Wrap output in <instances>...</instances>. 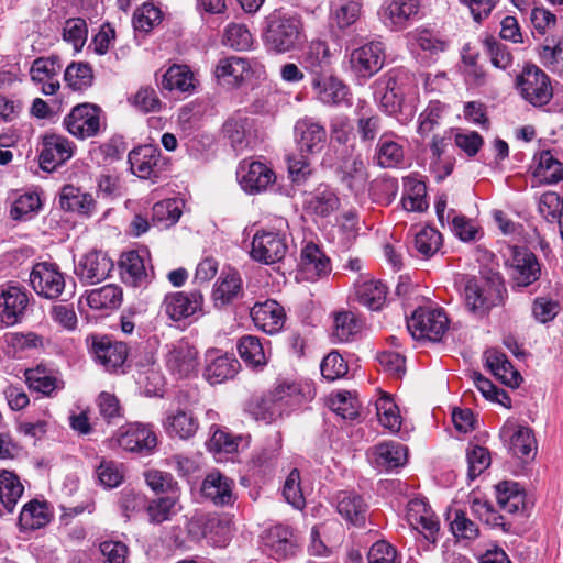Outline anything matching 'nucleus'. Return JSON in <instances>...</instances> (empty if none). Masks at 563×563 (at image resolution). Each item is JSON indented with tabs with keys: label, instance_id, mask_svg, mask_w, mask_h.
Here are the masks:
<instances>
[{
	"label": "nucleus",
	"instance_id": "1",
	"mask_svg": "<svg viewBox=\"0 0 563 563\" xmlns=\"http://www.w3.org/2000/svg\"><path fill=\"white\" fill-rule=\"evenodd\" d=\"M301 35V21L296 14L276 10L266 19L264 42L276 53H286L295 48Z\"/></svg>",
	"mask_w": 563,
	"mask_h": 563
},
{
	"label": "nucleus",
	"instance_id": "2",
	"mask_svg": "<svg viewBox=\"0 0 563 563\" xmlns=\"http://www.w3.org/2000/svg\"><path fill=\"white\" fill-rule=\"evenodd\" d=\"M505 292L506 288L498 275H494L482 282L472 278L465 284L464 300L471 312L483 317L487 314L493 307L503 303Z\"/></svg>",
	"mask_w": 563,
	"mask_h": 563
},
{
	"label": "nucleus",
	"instance_id": "3",
	"mask_svg": "<svg viewBox=\"0 0 563 563\" xmlns=\"http://www.w3.org/2000/svg\"><path fill=\"white\" fill-rule=\"evenodd\" d=\"M521 97L534 107L548 104L553 97L549 76L539 67L527 66L517 78Z\"/></svg>",
	"mask_w": 563,
	"mask_h": 563
},
{
	"label": "nucleus",
	"instance_id": "4",
	"mask_svg": "<svg viewBox=\"0 0 563 563\" xmlns=\"http://www.w3.org/2000/svg\"><path fill=\"white\" fill-rule=\"evenodd\" d=\"M101 113L102 110L97 104L80 103L64 118L63 124L73 136L86 140L99 134L102 125Z\"/></svg>",
	"mask_w": 563,
	"mask_h": 563
},
{
	"label": "nucleus",
	"instance_id": "5",
	"mask_svg": "<svg viewBox=\"0 0 563 563\" xmlns=\"http://www.w3.org/2000/svg\"><path fill=\"white\" fill-rule=\"evenodd\" d=\"M449 327L445 313L440 309L419 308L407 321V330L415 339L440 341Z\"/></svg>",
	"mask_w": 563,
	"mask_h": 563
},
{
	"label": "nucleus",
	"instance_id": "6",
	"mask_svg": "<svg viewBox=\"0 0 563 563\" xmlns=\"http://www.w3.org/2000/svg\"><path fill=\"white\" fill-rule=\"evenodd\" d=\"M221 135L235 153H242L255 141L254 119L238 110L223 122Z\"/></svg>",
	"mask_w": 563,
	"mask_h": 563
},
{
	"label": "nucleus",
	"instance_id": "7",
	"mask_svg": "<svg viewBox=\"0 0 563 563\" xmlns=\"http://www.w3.org/2000/svg\"><path fill=\"white\" fill-rule=\"evenodd\" d=\"M165 365L176 378H189L198 371V351L189 342L180 340L166 346Z\"/></svg>",
	"mask_w": 563,
	"mask_h": 563
},
{
	"label": "nucleus",
	"instance_id": "8",
	"mask_svg": "<svg viewBox=\"0 0 563 563\" xmlns=\"http://www.w3.org/2000/svg\"><path fill=\"white\" fill-rule=\"evenodd\" d=\"M30 284L41 297L55 299L65 288V278L56 264L40 262L30 273Z\"/></svg>",
	"mask_w": 563,
	"mask_h": 563
},
{
	"label": "nucleus",
	"instance_id": "9",
	"mask_svg": "<svg viewBox=\"0 0 563 563\" xmlns=\"http://www.w3.org/2000/svg\"><path fill=\"white\" fill-rule=\"evenodd\" d=\"M288 251L286 236L279 232H257L252 240L250 255L260 263L269 265L282 261Z\"/></svg>",
	"mask_w": 563,
	"mask_h": 563
},
{
	"label": "nucleus",
	"instance_id": "10",
	"mask_svg": "<svg viewBox=\"0 0 563 563\" xmlns=\"http://www.w3.org/2000/svg\"><path fill=\"white\" fill-rule=\"evenodd\" d=\"M203 296L199 290L167 294L161 311L173 321H181L202 310Z\"/></svg>",
	"mask_w": 563,
	"mask_h": 563
},
{
	"label": "nucleus",
	"instance_id": "11",
	"mask_svg": "<svg viewBox=\"0 0 563 563\" xmlns=\"http://www.w3.org/2000/svg\"><path fill=\"white\" fill-rule=\"evenodd\" d=\"M113 261L101 251H92L84 255L75 265V275L82 284L95 285L110 276Z\"/></svg>",
	"mask_w": 563,
	"mask_h": 563
},
{
	"label": "nucleus",
	"instance_id": "12",
	"mask_svg": "<svg viewBox=\"0 0 563 563\" xmlns=\"http://www.w3.org/2000/svg\"><path fill=\"white\" fill-rule=\"evenodd\" d=\"M205 363L203 377L211 385L233 379L241 367L234 355L218 350H209Z\"/></svg>",
	"mask_w": 563,
	"mask_h": 563
},
{
	"label": "nucleus",
	"instance_id": "13",
	"mask_svg": "<svg viewBox=\"0 0 563 563\" xmlns=\"http://www.w3.org/2000/svg\"><path fill=\"white\" fill-rule=\"evenodd\" d=\"M75 145L67 137L51 134L45 135L40 150V166L43 170L53 172L58 166L70 159Z\"/></svg>",
	"mask_w": 563,
	"mask_h": 563
},
{
	"label": "nucleus",
	"instance_id": "14",
	"mask_svg": "<svg viewBox=\"0 0 563 563\" xmlns=\"http://www.w3.org/2000/svg\"><path fill=\"white\" fill-rule=\"evenodd\" d=\"M312 90L316 99L324 106H350V87L334 76L318 75L312 77Z\"/></svg>",
	"mask_w": 563,
	"mask_h": 563
},
{
	"label": "nucleus",
	"instance_id": "15",
	"mask_svg": "<svg viewBox=\"0 0 563 563\" xmlns=\"http://www.w3.org/2000/svg\"><path fill=\"white\" fill-rule=\"evenodd\" d=\"M90 352L95 360L107 371L122 367L128 357V346L123 342L111 341L108 336L92 335Z\"/></svg>",
	"mask_w": 563,
	"mask_h": 563
},
{
	"label": "nucleus",
	"instance_id": "16",
	"mask_svg": "<svg viewBox=\"0 0 563 563\" xmlns=\"http://www.w3.org/2000/svg\"><path fill=\"white\" fill-rule=\"evenodd\" d=\"M418 12V0H390L383 3L378 15L385 26L393 31H400L408 25Z\"/></svg>",
	"mask_w": 563,
	"mask_h": 563
},
{
	"label": "nucleus",
	"instance_id": "17",
	"mask_svg": "<svg viewBox=\"0 0 563 563\" xmlns=\"http://www.w3.org/2000/svg\"><path fill=\"white\" fill-rule=\"evenodd\" d=\"M241 187L249 194H258L268 189L275 180V173L264 163H243L238 172Z\"/></svg>",
	"mask_w": 563,
	"mask_h": 563
},
{
	"label": "nucleus",
	"instance_id": "18",
	"mask_svg": "<svg viewBox=\"0 0 563 563\" xmlns=\"http://www.w3.org/2000/svg\"><path fill=\"white\" fill-rule=\"evenodd\" d=\"M254 325L268 334L278 333L285 323L284 308L275 300L256 302L250 311Z\"/></svg>",
	"mask_w": 563,
	"mask_h": 563
},
{
	"label": "nucleus",
	"instance_id": "19",
	"mask_svg": "<svg viewBox=\"0 0 563 563\" xmlns=\"http://www.w3.org/2000/svg\"><path fill=\"white\" fill-rule=\"evenodd\" d=\"M512 278L518 287H527L541 276V265L537 256L525 247H515L512 252Z\"/></svg>",
	"mask_w": 563,
	"mask_h": 563
},
{
	"label": "nucleus",
	"instance_id": "20",
	"mask_svg": "<svg viewBox=\"0 0 563 563\" xmlns=\"http://www.w3.org/2000/svg\"><path fill=\"white\" fill-rule=\"evenodd\" d=\"M29 297L24 289L8 286L0 294V320L7 325H14L24 317Z\"/></svg>",
	"mask_w": 563,
	"mask_h": 563
},
{
	"label": "nucleus",
	"instance_id": "21",
	"mask_svg": "<svg viewBox=\"0 0 563 563\" xmlns=\"http://www.w3.org/2000/svg\"><path fill=\"white\" fill-rule=\"evenodd\" d=\"M384 65V47L380 42H371L354 49V75L366 80L378 73Z\"/></svg>",
	"mask_w": 563,
	"mask_h": 563
},
{
	"label": "nucleus",
	"instance_id": "22",
	"mask_svg": "<svg viewBox=\"0 0 563 563\" xmlns=\"http://www.w3.org/2000/svg\"><path fill=\"white\" fill-rule=\"evenodd\" d=\"M117 441L123 450L140 453H151L157 444L153 430L141 423L129 424Z\"/></svg>",
	"mask_w": 563,
	"mask_h": 563
},
{
	"label": "nucleus",
	"instance_id": "23",
	"mask_svg": "<svg viewBox=\"0 0 563 563\" xmlns=\"http://www.w3.org/2000/svg\"><path fill=\"white\" fill-rule=\"evenodd\" d=\"M366 456L377 467L394 470L406 464L408 449L399 442L386 441L369 448Z\"/></svg>",
	"mask_w": 563,
	"mask_h": 563
},
{
	"label": "nucleus",
	"instance_id": "24",
	"mask_svg": "<svg viewBox=\"0 0 563 563\" xmlns=\"http://www.w3.org/2000/svg\"><path fill=\"white\" fill-rule=\"evenodd\" d=\"M233 485V481L220 472H211L202 482L201 494L216 506H232L235 501Z\"/></svg>",
	"mask_w": 563,
	"mask_h": 563
},
{
	"label": "nucleus",
	"instance_id": "25",
	"mask_svg": "<svg viewBox=\"0 0 563 563\" xmlns=\"http://www.w3.org/2000/svg\"><path fill=\"white\" fill-rule=\"evenodd\" d=\"M244 296L243 282L239 272L229 269L222 272L214 284L212 300L217 308H223L242 299Z\"/></svg>",
	"mask_w": 563,
	"mask_h": 563
},
{
	"label": "nucleus",
	"instance_id": "26",
	"mask_svg": "<svg viewBox=\"0 0 563 563\" xmlns=\"http://www.w3.org/2000/svg\"><path fill=\"white\" fill-rule=\"evenodd\" d=\"M129 163L140 178L157 177L161 168V151L154 145H142L129 153Z\"/></svg>",
	"mask_w": 563,
	"mask_h": 563
},
{
	"label": "nucleus",
	"instance_id": "27",
	"mask_svg": "<svg viewBox=\"0 0 563 563\" xmlns=\"http://www.w3.org/2000/svg\"><path fill=\"white\" fill-rule=\"evenodd\" d=\"M354 296L357 301L372 311L379 310L386 301V287L379 280L361 273L354 282Z\"/></svg>",
	"mask_w": 563,
	"mask_h": 563
},
{
	"label": "nucleus",
	"instance_id": "28",
	"mask_svg": "<svg viewBox=\"0 0 563 563\" xmlns=\"http://www.w3.org/2000/svg\"><path fill=\"white\" fill-rule=\"evenodd\" d=\"M299 269L307 280H316L330 272V260L312 242L301 250Z\"/></svg>",
	"mask_w": 563,
	"mask_h": 563
},
{
	"label": "nucleus",
	"instance_id": "29",
	"mask_svg": "<svg viewBox=\"0 0 563 563\" xmlns=\"http://www.w3.org/2000/svg\"><path fill=\"white\" fill-rule=\"evenodd\" d=\"M407 521L409 526L426 537L433 536L439 530V521L423 499H412L407 505Z\"/></svg>",
	"mask_w": 563,
	"mask_h": 563
},
{
	"label": "nucleus",
	"instance_id": "30",
	"mask_svg": "<svg viewBox=\"0 0 563 563\" xmlns=\"http://www.w3.org/2000/svg\"><path fill=\"white\" fill-rule=\"evenodd\" d=\"M295 134L301 153L320 152L325 142L324 128L310 119H303L296 123Z\"/></svg>",
	"mask_w": 563,
	"mask_h": 563
},
{
	"label": "nucleus",
	"instance_id": "31",
	"mask_svg": "<svg viewBox=\"0 0 563 563\" xmlns=\"http://www.w3.org/2000/svg\"><path fill=\"white\" fill-rule=\"evenodd\" d=\"M250 70L249 59L241 56H228L219 59L214 68V75L223 84L235 87L245 79Z\"/></svg>",
	"mask_w": 563,
	"mask_h": 563
},
{
	"label": "nucleus",
	"instance_id": "32",
	"mask_svg": "<svg viewBox=\"0 0 563 563\" xmlns=\"http://www.w3.org/2000/svg\"><path fill=\"white\" fill-rule=\"evenodd\" d=\"M486 366L503 384L517 387L522 380L520 374L514 368L506 355L497 350L490 349L484 353Z\"/></svg>",
	"mask_w": 563,
	"mask_h": 563
},
{
	"label": "nucleus",
	"instance_id": "33",
	"mask_svg": "<svg viewBox=\"0 0 563 563\" xmlns=\"http://www.w3.org/2000/svg\"><path fill=\"white\" fill-rule=\"evenodd\" d=\"M163 427L168 435L187 440L196 433L198 421L185 410L168 411L163 420Z\"/></svg>",
	"mask_w": 563,
	"mask_h": 563
},
{
	"label": "nucleus",
	"instance_id": "34",
	"mask_svg": "<svg viewBox=\"0 0 563 563\" xmlns=\"http://www.w3.org/2000/svg\"><path fill=\"white\" fill-rule=\"evenodd\" d=\"M60 208L65 211L90 216L95 210V200L90 194L81 192L74 186H65L59 196Z\"/></svg>",
	"mask_w": 563,
	"mask_h": 563
},
{
	"label": "nucleus",
	"instance_id": "35",
	"mask_svg": "<svg viewBox=\"0 0 563 563\" xmlns=\"http://www.w3.org/2000/svg\"><path fill=\"white\" fill-rule=\"evenodd\" d=\"M266 544L271 549V554L276 560L285 559L295 553V541L291 530L283 525L274 526L268 530Z\"/></svg>",
	"mask_w": 563,
	"mask_h": 563
},
{
	"label": "nucleus",
	"instance_id": "36",
	"mask_svg": "<svg viewBox=\"0 0 563 563\" xmlns=\"http://www.w3.org/2000/svg\"><path fill=\"white\" fill-rule=\"evenodd\" d=\"M451 144L450 135H433L430 143L431 151V167L437 173V179L443 180L453 170V163L451 159L444 157L446 147Z\"/></svg>",
	"mask_w": 563,
	"mask_h": 563
},
{
	"label": "nucleus",
	"instance_id": "37",
	"mask_svg": "<svg viewBox=\"0 0 563 563\" xmlns=\"http://www.w3.org/2000/svg\"><path fill=\"white\" fill-rule=\"evenodd\" d=\"M509 450L515 456L523 461L533 459L537 453V441L533 431L528 427H517L509 435Z\"/></svg>",
	"mask_w": 563,
	"mask_h": 563
},
{
	"label": "nucleus",
	"instance_id": "38",
	"mask_svg": "<svg viewBox=\"0 0 563 563\" xmlns=\"http://www.w3.org/2000/svg\"><path fill=\"white\" fill-rule=\"evenodd\" d=\"M49 521V512L46 503L33 499L26 503L19 516L21 530H35L44 527Z\"/></svg>",
	"mask_w": 563,
	"mask_h": 563
},
{
	"label": "nucleus",
	"instance_id": "39",
	"mask_svg": "<svg viewBox=\"0 0 563 563\" xmlns=\"http://www.w3.org/2000/svg\"><path fill=\"white\" fill-rule=\"evenodd\" d=\"M86 300L91 309H115L122 301V290L119 286L109 284L87 291Z\"/></svg>",
	"mask_w": 563,
	"mask_h": 563
},
{
	"label": "nucleus",
	"instance_id": "40",
	"mask_svg": "<svg viewBox=\"0 0 563 563\" xmlns=\"http://www.w3.org/2000/svg\"><path fill=\"white\" fill-rule=\"evenodd\" d=\"M351 3L352 0L331 2L330 27L333 36L338 40L350 36L352 25Z\"/></svg>",
	"mask_w": 563,
	"mask_h": 563
},
{
	"label": "nucleus",
	"instance_id": "41",
	"mask_svg": "<svg viewBox=\"0 0 563 563\" xmlns=\"http://www.w3.org/2000/svg\"><path fill=\"white\" fill-rule=\"evenodd\" d=\"M24 487L16 474L11 471L0 472V501L8 512H12Z\"/></svg>",
	"mask_w": 563,
	"mask_h": 563
},
{
	"label": "nucleus",
	"instance_id": "42",
	"mask_svg": "<svg viewBox=\"0 0 563 563\" xmlns=\"http://www.w3.org/2000/svg\"><path fill=\"white\" fill-rule=\"evenodd\" d=\"M120 268L123 280L135 287L141 286L147 277L144 261L136 251L126 252L121 256Z\"/></svg>",
	"mask_w": 563,
	"mask_h": 563
},
{
	"label": "nucleus",
	"instance_id": "43",
	"mask_svg": "<svg viewBox=\"0 0 563 563\" xmlns=\"http://www.w3.org/2000/svg\"><path fill=\"white\" fill-rule=\"evenodd\" d=\"M376 415L379 423L390 433H396L400 430L402 418L395 401L387 395H383L375 402Z\"/></svg>",
	"mask_w": 563,
	"mask_h": 563
},
{
	"label": "nucleus",
	"instance_id": "44",
	"mask_svg": "<svg viewBox=\"0 0 563 563\" xmlns=\"http://www.w3.org/2000/svg\"><path fill=\"white\" fill-rule=\"evenodd\" d=\"M238 351L247 366L262 367L267 362L264 346L257 336H242L238 343Z\"/></svg>",
	"mask_w": 563,
	"mask_h": 563
},
{
	"label": "nucleus",
	"instance_id": "45",
	"mask_svg": "<svg viewBox=\"0 0 563 563\" xmlns=\"http://www.w3.org/2000/svg\"><path fill=\"white\" fill-rule=\"evenodd\" d=\"M161 87L165 90L189 91L194 88V76L187 66L173 65L163 75Z\"/></svg>",
	"mask_w": 563,
	"mask_h": 563
},
{
	"label": "nucleus",
	"instance_id": "46",
	"mask_svg": "<svg viewBox=\"0 0 563 563\" xmlns=\"http://www.w3.org/2000/svg\"><path fill=\"white\" fill-rule=\"evenodd\" d=\"M178 501L175 497L165 496L152 499L146 505L150 522L158 525L170 520L178 512Z\"/></svg>",
	"mask_w": 563,
	"mask_h": 563
},
{
	"label": "nucleus",
	"instance_id": "47",
	"mask_svg": "<svg viewBox=\"0 0 563 563\" xmlns=\"http://www.w3.org/2000/svg\"><path fill=\"white\" fill-rule=\"evenodd\" d=\"M125 150L121 139L113 137L102 144L92 146L89 151V155L91 161L96 164L107 165L120 159Z\"/></svg>",
	"mask_w": 563,
	"mask_h": 563
},
{
	"label": "nucleus",
	"instance_id": "48",
	"mask_svg": "<svg viewBox=\"0 0 563 563\" xmlns=\"http://www.w3.org/2000/svg\"><path fill=\"white\" fill-rule=\"evenodd\" d=\"M442 244L439 231L431 227H423L413 235V247L424 258L433 256Z\"/></svg>",
	"mask_w": 563,
	"mask_h": 563
},
{
	"label": "nucleus",
	"instance_id": "49",
	"mask_svg": "<svg viewBox=\"0 0 563 563\" xmlns=\"http://www.w3.org/2000/svg\"><path fill=\"white\" fill-rule=\"evenodd\" d=\"M534 175L545 184L563 180V164L555 159L550 151L541 152Z\"/></svg>",
	"mask_w": 563,
	"mask_h": 563
},
{
	"label": "nucleus",
	"instance_id": "50",
	"mask_svg": "<svg viewBox=\"0 0 563 563\" xmlns=\"http://www.w3.org/2000/svg\"><path fill=\"white\" fill-rule=\"evenodd\" d=\"M305 67L313 75H323V69L330 64L329 47L324 42L316 41L309 46L305 56Z\"/></svg>",
	"mask_w": 563,
	"mask_h": 563
},
{
	"label": "nucleus",
	"instance_id": "51",
	"mask_svg": "<svg viewBox=\"0 0 563 563\" xmlns=\"http://www.w3.org/2000/svg\"><path fill=\"white\" fill-rule=\"evenodd\" d=\"M206 539L214 547H225L231 538V520L218 516H209L206 522Z\"/></svg>",
	"mask_w": 563,
	"mask_h": 563
},
{
	"label": "nucleus",
	"instance_id": "52",
	"mask_svg": "<svg viewBox=\"0 0 563 563\" xmlns=\"http://www.w3.org/2000/svg\"><path fill=\"white\" fill-rule=\"evenodd\" d=\"M99 484L104 488H115L124 479L123 465L114 461L102 459L96 467Z\"/></svg>",
	"mask_w": 563,
	"mask_h": 563
},
{
	"label": "nucleus",
	"instance_id": "53",
	"mask_svg": "<svg viewBox=\"0 0 563 563\" xmlns=\"http://www.w3.org/2000/svg\"><path fill=\"white\" fill-rule=\"evenodd\" d=\"M64 79L74 90H84L92 85V69L86 63H71L65 69Z\"/></svg>",
	"mask_w": 563,
	"mask_h": 563
},
{
	"label": "nucleus",
	"instance_id": "54",
	"mask_svg": "<svg viewBox=\"0 0 563 563\" xmlns=\"http://www.w3.org/2000/svg\"><path fill=\"white\" fill-rule=\"evenodd\" d=\"M222 43L235 51H245L252 46L253 38L245 25L231 23L225 27Z\"/></svg>",
	"mask_w": 563,
	"mask_h": 563
},
{
	"label": "nucleus",
	"instance_id": "55",
	"mask_svg": "<svg viewBox=\"0 0 563 563\" xmlns=\"http://www.w3.org/2000/svg\"><path fill=\"white\" fill-rule=\"evenodd\" d=\"M25 378L30 389L45 396H51L54 390L60 388L59 382L40 367L27 369Z\"/></svg>",
	"mask_w": 563,
	"mask_h": 563
},
{
	"label": "nucleus",
	"instance_id": "56",
	"mask_svg": "<svg viewBox=\"0 0 563 563\" xmlns=\"http://www.w3.org/2000/svg\"><path fill=\"white\" fill-rule=\"evenodd\" d=\"M466 460L468 464V477L475 479L481 475L492 462L488 450L481 445H470L466 451Z\"/></svg>",
	"mask_w": 563,
	"mask_h": 563
},
{
	"label": "nucleus",
	"instance_id": "57",
	"mask_svg": "<svg viewBox=\"0 0 563 563\" xmlns=\"http://www.w3.org/2000/svg\"><path fill=\"white\" fill-rule=\"evenodd\" d=\"M162 21V12L153 3H144L133 15V26L136 31L150 32Z\"/></svg>",
	"mask_w": 563,
	"mask_h": 563
},
{
	"label": "nucleus",
	"instance_id": "58",
	"mask_svg": "<svg viewBox=\"0 0 563 563\" xmlns=\"http://www.w3.org/2000/svg\"><path fill=\"white\" fill-rule=\"evenodd\" d=\"M129 102L135 109L144 113L157 112L162 108V102L157 97L156 91L151 87H141L129 98Z\"/></svg>",
	"mask_w": 563,
	"mask_h": 563
},
{
	"label": "nucleus",
	"instance_id": "59",
	"mask_svg": "<svg viewBox=\"0 0 563 563\" xmlns=\"http://www.w3.org/2000/svg\"><path fill=\"white\" fill-rule=\"evenodd\" d=\"M60 68L58 57H41L35 59L31 66V78L35 82H44L46 79L57 77Z\"/></svg>",
	"mask_w": 563,
	"mask_h": 563
},
{
	"label": "nucleus",
	"instance_id": "60",
	"mask_svg": "<svg viewBox=\"0 0 563 563\" xmlns=\"http://www.w3.org/2000/svg\"><path fill=\"white\" fill-rule=\"evenodd\" d=\"M445 106L438 100L430 101L427 108L420 113L418 132L427 135L439 125L443 117Z\"/></svg>",
	"mask_w": 563,
	"mask_h": 563
},
{
	"label": "nucleus",
	"instance_id": "61",
	"mask_svg": "<svg viewBox=\"0 0 563 563\" xmlns=\"http://www.w3.org/2000/svg\"><path fill=\"white\" fill-rule=\"evenodd\" d=\"M283 496L294 508L302 509L305 507L306 500L300 486V473L297 468H294L287 476L283 487Z\"/></svg>",
	"mask_w": 563,
	"mask_h": 563
},
{
	"label": "nucleus",
	"instance_id": "62",
	"mask_svg": "<svg viewBox=\"0 0 563 563\" xmlns=\"http://www.w3.org/2000/svg\"><path fill=\"white\" fill-rule=\"evenodd\" d=\"M484 47L496 68L506 69L512 64V55L508 46L496 38L486 37L484 40Z\"/></svg>",
	"mask_w": 563,
	"mask_h": 563
},
{
	"label": "nucleus",
	"instance_id": "63",
	"mask_svg": "<svg viewBox=\"0 0 563 563\" xmlns=\"http://www.w3.org/2000/svg\"><path fill=\"white\" fill-rule=\"evenodd\" d=\"M181 216L178 205L173 199L156 202L152 208V220L164 225L176 223Z\"/></svg>",
	"mask_w": 563,
	"mask_h": 563
},
{
	"label": "nucleus",
	"instance_id": "64",
	"mask_svg": "<svg viewBox=\"0 0 563 563\" xmlns=\"http://www.w3.org/2000/svg\"><path fill=\"white\" fill-rule=\"evenodd\" d=\"M368 563H400L396 549L385 540L376 541L367 553Z\"/></svg>",
	"mask_w": 563,
	"mask_h": 563
}]
</instances>
